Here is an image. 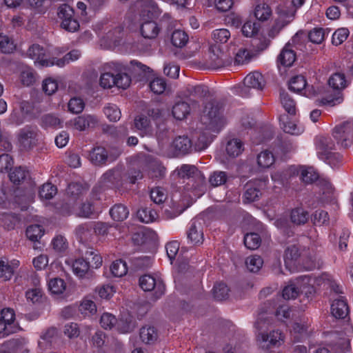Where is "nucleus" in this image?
Wrapping results in <instances>:
<instances>
[{
  "instance_id": "nucleus-1",
  "label": "nucleus",
  "mask_w": 353,
  "mask_h": 353,
  "mask_svg": "<svg viewBox=\"0 0 353 353\" xmlns=\"http://www.w3.org/2000/svg\"><path fill=\"white\" fill-rule=\"evenodd\" d=\"M130 12L139 21L152 19L161 13V10L154 0H137L130 7Z\"/></svg>"
},
{
  "instance_id": "nucleus-2",
  "label": "nucleus",
  "mask_w": 353,
  "mask_h": 353,
  "mask_svg": "<svg viewBox=\"0 0 353 353\" xmlns=\"http://www.w3.org/2000/svg\"><path fill=\"white\" fill-rule=\"evenodd\" d=\"M131 79L125 72H119L114 74L111 72H105L100 78V85L103 88H110L117 86L126 89L130 84Z\"/></svg>"
},
{
  "instance_id": "nucleus-3",
  "label": "nucleus",
  "mask_w": 353,
  "mask_h": 353,
  "mask_svg": "<svg viewBox=\"0 0 353 353\" xmlns=\"http://www.w3.org/2000/svg\"><path fill=\"white\" fill-rule=\"evenodd\" d=\"M268 179L267 177L256 179L248 182L245 185L243 201L251 203L258 200L261 195V190L266 187Z\"/></svg>"
},
{
  "instance_id": "nucleus-4",
  "label": "nucleus",
  "mask_w": 353,
  "mask_h": 353,
  "mask_svg": "<svg viewBox=\"0 0 353 353\" xmlns=\"http://www.w3.org/2000/svg\"><path fill=\"white\" fill-rule=\"evenodd\" d=\"M58 17L61 20V26L68 32H75L79 28L78 21L74 17L73 9L63 4L59 8Z\"/></svg>"
},
{
  "instance_id": "nucleus-5",
  "label": "nucleus",
  "mask_w": 353,
  "mask_h": 353,
  "mask_svg": "<svg viewBox=\"0 0 353 353\" xmlns=\"http://www.w3.org/2000/svg\"><path fill=\"white\" fill-rule=\"evenodd\" d=\"M243 86L241 89V94L248 97L251 89L262 90L265 85L263 76L259 72L248 74L243 79Z\"/></svg>"
},
{
  "instance_id": "nucleus-6",
  "label": "nucleus",
  "mask_w": 353,
  "mask_h": 353,
  "mask_svg": "<svg viewBox=\"0 0 353 353\" xmlns=\"http://www.w3.org/2000/svg\"><path fill=\"white\" fill-rule=\"evenodd\" d=\"M27 55L34 60L37 66L50 67L55 65L56 58L47 59L44 48L38 44H33L27 50Z\"/></svg>"
},
{
  "instance_id": "nucleus-7",
  "label": "nucleus",
  "mask_w": 353,
  "mask_h": 353,
  "mask_svg": "<svg viewBox=\"0 0 353 353\" xmlns=\"http://www.w3.org/2000/svg\"><path fill=\"white\" fill-rule=\"evenodd\" d=\"M206 117L209 119V126L214 131H219L225 124L222 115L221 108L218 103H209L205 106Z\"/></svg>"
},
{
  "instance_id": "nucleus-8",
  "label": "nucleus",
  "mask_w": 353,
  "mask_h": 353,
  "mask_svg": "<svg viewBox=\"0 0 353 353\" xmlns=\"http://www.w3.org/2000/svg\"><path fill=\"white\" fill-rule=\"evenodd\" d=\"M15 314L10 307L3 308L0 312V334L6 336L16 331L14 327Z\"/></svg>"
},
{
  "instance_id": "nucleus-9",
  "label": "nucleus",
  "mask_w": 353,
  "mask_h": 353,
  "mask_svg": "<svg viewBox=\"0 0 353 353\" xmlns=\"http://www.w3.org/2000/svg\"><path fill=\"white\" fill-rule=\"evenodd\" d=\"M210 61L213 68H219L229 65L232 63V57L219 46L212 45L210 48Z\"/></svg>"
},
{
  "instance_id": "nucleus-10",
  "label": "nucleus",
  "mask_w": 353,
  "mask_h": 353,
  "mask_svg": "<svg viewBox=\"0 0 353 353\" xmlns=\"http://www.w3.org/2000/svg\"><path fill=\"white\" fill-rule=\"evenodd\" d=\"M139 285L144 291L154 290L157 298H159L165 291V285L160 279L157 280L150 274H145L139 279Z\"/></svg>"
},
{
  "instance_id": "nucleus-11",
  "label": "nucleus",
  "mask_w": 353,
  "mask_h": 353,
  "mask_svg": "<svg viewBox=\"0 0 353 353\" xmlns=\"http://www.w3.org/2000/svg\"><path fill=\"white\" fill-rule=\"evenodd\" d=\"M307 82L302 75H297L291 79L289 83V89L296 93L304 90L303 94L307 97H312L318 94V92L313 88H306Z\"/></svg>"
},
{
  "instance_id": "nucleus-12",
  "label": "nucleus",
  "mask_w": 353,
  "mask_h": 353,
  "mask_svg": "<svg viewBox=\"0 0 353 353\" xmlns=\"http://www.w3.org/2000/svg\"><path fill=\"white\" fill-rule=\"evenodd\" d=\"M36 135L34 129L30 126H26L21 129L18 139L21 149L28 150L34 147L37 142Z\"/></svg>"
},
{
  "instance_id": "nucleus-13",
  "label": "nucleus",
  "mask_w": 353,
  "mask_h": 353,
  "mask_svg": "<svg viewBox=\"0 0 353 353\" xmlns=\"http://www.w3.org/2000/svg\"><path fill=\"white\" fill-rule=\"evenodd\" d=\"M351 130L352 124L347 122L345 123L334 128L333 137L337 141L338 143H341V146L347 148L350 145Z\"/></svg>"
},
{
  "instance_id": "nucleus-14",
  "label": "nucleus",
  "mask_w": 353,
  "mask_h": 353,
  "mask_svg": "<svg viewBox=\"0 0 353 353\" xmlns=\"http://www.w3.org/2000/svg\"><path fill=\"white\" fill-rule=\"evenodd\" d=\"M90 261L83 258H79L72 262L73 273L80 279H89L92 277L93 272L90 269Z\"/></svg>"
},
{
  "instance_id": "nucleus-15",
  "label": "nucleus",
  "mask_w": 353,
  "mask_h": 353,
  "mask_svg": "<svg viewBox=\"0 0 353 353\" xmlns=\"http://www.w3.org/2000/svg\"><path fill=\"white\" fill-rule=\"evenodd\" d=\"M132 128L138 131L141 137L150 136L152 134L150 120L144 114H139L134 117Z\"/></svg>"
},
{
  "instance_id": "nucleus-16",
  "label": "nucleus",
  "mask_w": 353,
  "mask_h": 353,
  "mask_svg": "<svg viewBox=\"0 0 353 353\" xmlns=\"http://www.w3.org/2000/svg\"><path fill=\"white\" fill-rule=\"evenodd\" d=\"M183 94L190 101L197 102L207 97L209 95V90L206 86L201 85H188L185 88Z\"/></svg>"
},
{
  "instance_id": "nucleus-17",
  "label": "nucleus",
  "mask_w": 353,
  "mask_h": 353,
  "mask_svg": "<svg viewBox=\"0 0 353 353\" xmlns=\"http://www.w3.org/2000/svg\"><path fill=\"white\" fill-rule=\"evenodd\" d=\"M99 123L97 116L92 114H83L74 119L73 125L75 129L84 131L89 128L95 127Z\"/></svg>"
},
{
  "instance_id": "nucleus-18",
  "label": "nucleus",
  "mask_w": 353,
  "mask_h": 353,
  "mask_svg": "<svg viewBox=\"0 0 353 353\" xmlns=\"http://www.w3.org/2000/svg\"><path fill=\"white\" fill-rule=\"evenodd\" d=\"M141 21L140 28L141 35L145 39H155L159 35L161 30L158 24L152 19H146Z\"/></svg>"
},
{
  "instance_id": "nucleus-19",
  "label": "nucleus",
  "mask_w": 353,
  "mask_h": 353,
  "mask_svg": "<svg viewBox=\"0 0 353 353\" xmlns=\"http://www.w3.org/2000/svg\"><path fill=\"white\" fill-rule=\"evenodd\" d=\"M296 53L290 44H286L278 56V64L284 67H290L296 60Z\"/></svg>"
},
{
  "instance_id": "nucleus-20",
  "label": "nucleus",
  "mask_w": 353,
  "mask_h": 353,
  "mask_svg": "<svg viewBox=\"0 0 353 353\" xmlns=\"http://www.w3.org/2000/svg\"><path fill=\"white\" fill-rule=\"evenodd\" d=\"M66 214H74L82 218H90L94 214V203L87 200L85 202L81 203L78 207L73 208Z\"/></svg>"
},
{
  "instance_id": "nucleus-21",
  "label": "nucleus",
  "mask_w": 353,
  "mask_h": 353,
  "mask_svg": "<svg viewBox=\"0 0 353 353\" xmlns=\"http://www.w3.org/2000/svg\"><path fill=\"white\" fill-rule=\"evenodd\" d=\"M172 145L177 155L186 154L192 150V141L186 136H179L175 138Z\"/></svg>"
},
{
  "instance_id": "nucleus-22",
  "label": "nucleus",
  "mask_w": 353,
  "mask_h": 353,
  "mask_svg": "<svg viewBox=\"0 0 353 353\" xmlns=\"http://www.w3.org/2000/svg\"><path fill=\"white\" fill-rule=\"evenodd\" d=\"M188 239L193 245H200L203 241V232L201 223L193 221L187 233Z\"/></svg>"
},
{
  "instance_id": "nucleus-23",
  "label": "nucleus",
  "mask_w": 353,
  "mask_h": 353,
  "mask_svg": "<svg viewBox=\"0 0 353 353\" xmlns=\"http://www.w3.org/2000/svg\"><path fill=\"white\" fill-rule=\"evenodd\" d=\"M318 186L322 194L321 199L323 202L331 203L335 199L334 188L327 179H320L318 182Z\"/></svg>"
},
{
  "instance_id": "nucleus-24",
  "label": "nucleus",
  "mask_w": 353,
  "mask_h": 353,
  "mask_svg": "<svg viewBox=\"0 0 353 353\" xmlns=\"http://www.w3.org/2000/svg\"><path fill=\"white\" fill-rule=\"evenodd\" d=\"M108 159V152L103 147L94 148L89 154L90 161L96 165H105Z\"/></svg>"
},
{
  "instance_id": "nucleus-25",
  "label": "nucleus",
  "mask_w": 353,
  "mask_h": 353,
  "mask_svg": "<svg viewBox=\"0 0 353 353\" xmlns=\"http://www.w3.org/2000/svg\"><path fill=\"white\" fill-rule=\"evenodd\" d=\"M331 313L336 319H344L348 314L346 301L341 299L334 300L331 305Z\"/></svg>"
},
{
  "instance_id": "nucleus-26",
  "label": "nucleus",
  "mask_w": 353,
  "mask_h": 353,
  "mask_svg": "<svg viewBox=\"0 0 353 353\" xmlns=\"http://www.w3.org/2000/svg\"><path fill=\"white\" fill-rule=\"evenodd\" d=\"M88 187L77 183H72L68 185L67 194L70 200L80 199L88 192Z\"/></svg>"
},
{
  "instance_id": "nucleus-27",
  "label": "nucleus",
  "mask_w": 353,
  "mask_h": 353,
  "mask_svg": "<svg viewBox=\"0 0 353 353\" xmlns=\"http://www.w3.org/2000/svg\"><path fill=\"white\" fill-rule=\"evenodd\" d=\"M309 217L308 212L303 208H295L290 212V220L296 225H304L307 222Z\"/></svg>"
},
{
  "instance_id": "nucleus-28",
  "label": "nucleus",
  "mask_w": 353,
  "mask_h": 353,
  "mask_svg": "<svg viewBox=\"0 0 353 353\" xmlns=\"http://www.w3.org/2000/svg\"><path fill=\"white\" fill-rule=\"evenodd\" d=\"M243 150V143L238 139H232L228 141L225 147L227 154L233 158L241 154Z\"/></svg>"
},
{
  "instance_id": "nucleus-29",
  "label": "nucleus",
  "mask_w": 353,
  "mask_h": 353,
  "mask_svg": "<svg viewBox=\"0 0 353 353\" xmlns=\"http://www.w3.org/2000/svg\"><path fill=\"white\" fill-rule=\"evenodd\" d=\"M258 337H260L261 342L268 343V344L263 345L266 346V347H268L270 345H279L280 341L283 340L282 334L278 330H274L269 334L261 333Z\"/></svg>"
},
{
  "instance_id": "nucleus-30",
  "label": "nucleus",
  "mask_w": 353,
  "mask_h": 353,
  "mask_svg": "<svg viewBox=\"0 0 353 353\" xmlns=\"http://www.w3.org/2000/svg\"><path fill=\"white\" fill-rule=\"evenodd\" d=\"M121 179L120 172L117 169L106 171L101 177L100 182L105 185H117Z\"/></svg>"
},
{
  "instance_id": "nucleus-31",
  "label": "nucleus",
  "mask_w": 353,
  "mask_h": 353,
  "mask_svg": "<svg viewBox=\"0 0 353 353\" xmlns=\"http://www.w3.org/2000/svg\"><path fill=\"white\" fill-rule=\"evenodd\" d=\"M110 214L116 221H123L129 215V210L126 206L121 203L115 204L110 210Z\"/></svg>"
},
{
  "instance_id": "nucleus-32",
  "label": "nucleus",
  "mask_w": 353,
  "mask_h": 353,
  "mask_svg": "<svg viewBox=\"0 0 353 353\" xmlns=\"http://www.w3.org/2000/svg\"><path fill=\"white\" fill-rule=\"evenodd\" d=\"M166 168L157 159H152L149 163V174L152 178L161 179L165 175Z\"/></svg>"
},
{
  "instance_id": "nucleus-33",
  "label": "nucleus",
  "mask_w": 353,
  "mask_h": 353,
  "mask_svg": "<svg viewBox=\"0 0 353 353\" xmlns=\"http://www.w3.org/2000/svg\"><path fill=\"white\" fill-rule=\"evenodd\" d=\"M140 338L146 344H152L158 339L157 330L152 326H145L140 330Z\"/></svg>"
},
{
  "instance_id": "nucleus-34",
  "label": "nucleus",
  "mask_w": 353,
  "mask_h": 353,
  "mask_svg": "<svg viewBox=\"0 0 353 353\" xmlns=\"http://www.w3.org/2000/svg\"><path fill=\"white\" fill-rule=\"evenodd\" d=\"M10 181L14 184H20L30 177L29 171L21 166L15 168L9 174Z\"/></svg>"
},
{
  "instance_id": "nucleus-35",
  "label": "nucleus",
  "mask_w": 353,
  "mask_h": 353,
  "mask_svg": "<svg viewBox=\"0 0 353 353\" xmlns=\"http://www.w3.org/2000/svg\"><path fill=\"white\" fill-rule=\"evenodd\" d=\"M137 217L140 221L149 223L155 221L158 217L156 210L151 207H145L139 209L137 212Z\"/></svg>"
},
{
  "instance_id": "nucleus-36",
  "label": "nucleus",
  "mask_w": 353,
  "mask_h": 353,
  "mask_svg": "<svg viewBox=\"0 0 353 353\" xmlns=\"http://www.w3.org/2000/svg\"><path fill=\"white\" fill-rule=\"evenodd\" d=\"M334 143L332 141L327 137H321L316 142L318 152L326 156V158H328V156L331 154V151L334 149Z\"/></svg>"
},
{
  "instance_id": "nucleus-37",
  "label": "nucleus",
  "mask_w": 353,
  "mask_h": 353,
  "mask_svg": "<svg viewBox=\"0 0 353 353\" xmlns=\"http://www.w3.org/2000/svg\"><path fill=\"white\" fill-rule=\"evenodd\" d=\"M300 174V179L305 183H312L319 179V174L312 167L299 168L297 171Z\"/></svg>"
},
{
  "instance_id": "nucleus-38",
  "label": "nucleus",
  "mask_w": 353,
  "mask_h": 353,
  "mask_svg": "<svg viewBox=\"0 0 353 353\" xmlns=\"http://www.w3.org/2000/svg\"><path fill=\"white\" fill-rule=\"evenodd\" d=\"M190 111L189 104L184 101L176 103L172 108L173 117L178 120L185 119L189 114Z\"/></svg>"
},
{
  "instance_id": "nucleus-39",
  "label": "nucleus",
  "mask_w": 353,
  "mask_h": 353,
  "mask_svg": "<svg viewBox=\"0 0 353 353\" xmlns=\"http://www.w3.org/2000/svg\"><path fill=\"white\" fill-rule=\"evenodd\" d=\"M92 223H85L78 225L75 229L76 235L81 241H88L92 236Z\"/></svg>"
},
{
  "instance_id": "nucleus-40",
  "label": "nucleus",
  "mask_w": 353,
  "mask_h": 353,
  "mask_svg": "<svg viewBox=\"0 0 353 353\" xmlns=\"http://www.w3.org/2000/svg\"><path fill=\"white\" fill-rule=\"evenodd\" d=\"M301 256V251L296 245H289L285 250L284 260L287 265H292Z\"/></svg>"
},
{
  "instance_id": "nucleus-41",
  "label": "nucleus",
  "mask_w": 353,
  "mask_h": 353,
  "mask_svg": "<svg viewBox=\"0 0 353 353\" xmlns=\"http://www.w3.org/2000/svg\"><path fill=\"white\" fill-rule=\"evenodd\" d=\"M280 100L284 109L291 115L296 114V103L284 90L280 92Z\"/></svg>"
},
{
  "instance_id": "nucleus-42",
  "label": "nucleus",
  "mask_w": 353,
  "mask_h": 353,
  "mask_svg": "<svg viewBox=\"0 0 353 353\" xmlns=\"http://www.w3.org/2000/svg\"><path fill=\"white\" fill-rule=\"evenodd\" d=\"M231 37L230 32L226 28L216 29L212 32V39L214 45L223 44L228 42Z\"/></svg>"
},
{
  "instance_id": "nucleus-43",
  "label": "nucleus",
  "mask_w": 353,
  "mask_h": 353,
  "mask_svg": "<svg viewBox=\"0 0 353 353\" xmlns=\"http://www.w3.org/2000/svg\"><path fill=\"white\" fill-rule=\"evenodd\" d=\"M189 40L188 35L185 32L181 30H174L171 36V42L176 48L184 47Z\"/></svg>"
},
{
  "instance_id": "nucleus-44",
  "label": "nucleus",
  "mask_w": 353,
  "mask_h": 353,
  "mask_svg": "<svg viewBox=\"0 0 353 353\" xmlns=\"http://www.w3.org/2000/svg\"><path fill=\"white\" fill-rule=\"evenodd\" d=\"M328 83L333 89L338 90L344 89L347 85L345 76L343 73H334L330 77Z\"/></svg>"
},
{
  "instance_id": "nucleus-45",
  "label": "nucleus",
  "mask_w": 353,
  "mask_h": 353,
  "mask_svg": "<svg viewBox=\"0 0 353 353\" xmlns=\"http://www.w3.org/2000/svg\"><path fill=\"white\" fill-rule=\"evenodd\" d=\"M26 233L29 240L38 242L43 235L44 230L40 225H31L27 228Z\"/></svg>"
},
{
  "instance_id": "nucleus-46",
  "label": "nucleus",
  "mask_w": 353,
  "mask_h": 353,
  "mask_svg": "<svg viewBox=\"0 0 353 353\" xmlns=\"http://www.w3.org/2000/svg\"><path fill=\"white\" fill-rule=\"evenodd\" d=\"M271 15L272 10L270 7L265 3L258 4L254 9V16L259 21H266Z\"/></svg>"
},
{
  "instance_id": "nucleus-47",
  "label": "nucleus",
  "mask_w": 353,
  "mask_h": 353,
  "mask_svg": "<svg viewBox=\"0 0 353 353\" xmlns=\"http://www.w3.org/2000/svg\"><path fill=\"white\" fill-rule=\"evenodd\" d=\"M274 161L273 154L268 150L263 151L257 156V163L259 167L263 168H270Z\"/></svg>"
},
{
  "instance_id": "nucleus-48",
  "label": "nucleus",
  "mask_w": 353,
  "mask_h": 353,
  "mask_svg": "<svg viewBox=\"0 0 353 353\" xmlns=\"http://www.w3.org/2000/svg\"><path fill=\"white\" fill-rule=\"evenodd\" d=\"M17 222L18 219L14 214L8 213L0 214V226L3 227L8 230L14 229Z\"/></svg>"
},
{
  "instance_id": "nucleus-49",
  "label": "nucleus",
  "mask_w": 353,
  "mask_h": 353,
  "mask_svg": "<svg viewBox=\"0 0 353 353\" xmlns=\"http://www.w3.org/2000/svg\"><path fill=\"white\" fill-rule=\"evenodd\" d=\"M312 221L315 225H327L330 223L328 213L323 210H317L311 216Z\"/></svg>"
},
{
  "instance_id": "nucleus-50",
  "label": "nucleus",
  "mask_w": 353,
  "mask_h": 353,
  "mask_svg": "<svg viewBox=\"0 0 353 353\" xmlns=\"http://www.w3.org/2000/svg\"><path fill=\"white\" fill-rule=\"evenodd\" d=\"M110 270L114 276L121 277L128 272L127 264L121 259L117 260L112 263Z\"/></svg>"
},
{
  "instance_id": "nucleus-51",
  "label": "nucleus",
  "mask_w": 353,
  "mask_h": 353,
  "mask_svg": "<svg viewBox=\"0 0 353 353\" xmlns=\"http://www.w3.org/2000/svg\"><path fill=\"white\" fill-rule=\"evenodd\" d=\"M57 187L50 183H47L40 188L39 196L42 200H50L57 194Z\"/></svg>"
},
{
  "instance_id": "nucleus-52",
  "label": "nucleus",
  "mask_w": 353,
  "mask_h": 353,
  "mask_svg": "<svg viewBox=\"0 0 353 353\" xmlns=\"http://www.w3.org/2000/svg\"><path fill=\"white\" fill-rule=\"evenodd\" d=\"M228 176L225 172L223 171H214L209 178L210 183L214 186L217 187L224 185L228 181Z\"/></svg>"
},
{
  "instance_id": "nucleus-53",
  "label": "nucleus",
  "mask_w": 353,
  "mask_h": 353,
  "mask_svg": "<svg viewBox=\"0 0 353 353\" xmlns=\"http://www.w3.org/2000/svg\"><path fill=\"white\" fill-rule=\"evenodd\" d=\"M103 112L107 118L112 122L119 121L121 116V112L119 108L114 104H108L103 108Z\"/></svg>"
},
{
  "instance_id": "nucleus-54",
  "label": "nucleus",
  "mask_w": 353,
  "mask_h": 353,
  "mask_svg": "<svg viewBox=\"0 0 353 353\" xmlns=\"http://www.w3.org/2000/svg\"><path fill=\"white\" fill-rule=\"evenodd\" d=\"M288 116L286 115H283L279 117L281 128L286 133L290 134H299V130L298 129L296 125L292 121H288Z\"/></svg>"
},
{
  "instance_id": "nucleus-55",
  "label": "nucleus",
  "mask_w": 353,
  "mask_h": 353,
  "mask_svg": "<svg viewBox=\"0 0 353 353\" xmlns=\"http://www.w3.org/2000/svg\"><path fill=\"white\" fill-rule=\"evenodd\" d=\"M81 57V52L78 50H72L67 53L63 58L55 60V65L63 67L65 64H68L71 61L77 60Z\"/></svg>"
},
{
  "instance_id": "nucleus-56",
  "label": "nucleus",
  "mask_w": 353,
  "mask_h": 353,
  "mask_svg": "<svg viewBox=\"0 0 353 353\" xmlns=\"http://www.w3.org/2000/svg\"><path fill=\"white\" fill-rule=\"evenodd\" d=\"M263 261L260 256L252 255L248 257L245 260L247 268L252 272H258L262 267Z\"/></svg>"
},
{
  "instance_id": "nucleus-57",
  "label": "nucleus",
  "mask_w": 353,
  "mask_h": 353,
  "mask_svg": "<svg viewBox=\"0 0 353 353\" xmlns=\"http://www.w3.org/2000/svg\"><path fill=\"white\" fill-rule=\"evenodd\" d=\"M261 243V239L257 233H249L244 236V244L250 250L257 249Z\"/></svg>"
},
{
  "instance_id": "nucleus-58",
  "label": "nucleus",
  "mask_w": 353,
  "mask_h": 353,
  "mask_svg": "<svg viewBox=\"0 0 353 353\" xmlns=\"http://www.w3.org/2000/svg\"><path fill=\"white\" fill-rule=\"evenodd\" d=\"M14 274V268L8 261L0 258V278L3 281L10 280Z\"/></svg>"
},
{
  "instance_id": "nucleus-59",
  "label": "nucleus",
  "mask_w": 353,
  "mask_h": 353,
  "mask_svg": "<svg viewBox=\"0 0 353 353\" xmlns=\"http://www.w3.org/2000/svg\"><path fill=\"white\" fill-rule=\"evenodd\" d=\"M212 290L214 298L217 301L225 300L228 297L229 289L225 283L215 284Z\"/></svg>"
},
{
  "instance_id": "nucleus-60",
  "label": "nucleus",
  "mask_w": 353,
  "mask_h": 353,
  "mask_svg": "<svg viewBox=\"0 0 353 353\" xmlns=\"http://www.w3.org/2000/svg\"><path fill=\"white\" fill-rule=\"evenodd\" d=\"M350 31L346 28H341L335 30L332 34V43L337 46L343 43L348 37Z\"/></svg>"
},
{
  "instance_id": "nucleus-61",
  "label": "nucleus",
  "mask_w": 353,
  "mask_h": 353,
  "mask_svg": "<svg viewBox=\"0 0 353 353\" xmlns=\"http://www.w3.org/2000/svg\"><path fill=\"white\" fill-rule=\"evenodd\" d=\"M48 288L50 291L56 294L63 292L65 289V283L63 279L60 278H54L49 281Z\"/></svg>"
},
{
  "instance_id": "nucleus-62",
  "label": "nucleus",
  "mask_w": 353,
  "mask_h": 353,
  "mask_svg": "<svg viewBox=\"0 0 353 353\" xmlns=\"http://www.w3.org/2000/svg\"><path fill=\"white\" fill-rule=\"evenodd\" d=\"M289 22L290 21H286L280 16L270 28L268 31V36L272 39L274 38L279 34L281 30L288 24Z\"/></svg>"
},
{
  "instance_id": "nucleus-63",
  "label": "nucleus",
  "mask_w": 353,
  "mask_h": 353,
  "mask_svg": "<svg viewBox=\"0 0 353 353\" xmlns=\"http://www.w3.org/2000/svg\"><path fill=\"white\" fill-rule=\"evenodd\" d=\"M68 108L70 112L79 114L83 110L85 103L83 99L79 97H73L69 101Z\"/></svg>"
},
{
  "instance_id": "nucleus-64",
  "label": "nucleus",
  "mask_w": 353,
  "mask_h": 353,
  "mask_svg": "<svg viewBox=\"0 0 353 353\" xmlns=\"http://www.w3.org/2000/svg\"><path fill=\"white\" fill-rule=\"evenodd\" d=\"M166 82L162 78H155L150 83V88L152 92L157 94L164 92L166 88Z\"/></svg>"
}]
</instances>
